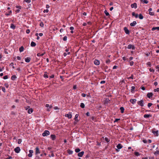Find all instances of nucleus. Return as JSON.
Returning <instances> with one entry per match:
<instances>
[{"instance_id":"f257e3e1","label":"nucleus","mask_w":159,"mask_h":159,"mask_svg":"<svg viewBox=\"0 0 159 159\" xmlns=\"http://www.w3.org/2000/svg\"><path fill=\"white\" fill-rule=\"evenodd\" d=\"M50 132L47 130H45L43 133L42 134V136L43 137L47 136L50 134Z\"/></svg>"},{"instance_id":"f03ea898","label":"nucleus","mask_w":159,"mask_h":159,"mask_svg":"<svg viewBox=\"0 0 159 159\" xmlns=\"http://www.w3.org/2000/svg\"><path fill=\"white\" fill-rule=\"evenodd\" d=\"M138 104L141 107H143L144 106V102L143 100H141L137 102Z\"/></svg>"},{"instance_id":"7ed1b4c3","label":"nucleus","mask_w":159,"mask_h":159,"mask_svg":"<svg viewBox=\"0 0 159 159\" xmlns=\"http://www.w3.org/2000/svg\"><path fill=\"white\" fill-rule=\"evenodd\" d=\"M127 48L129 49H132L133 50H134L135 49V47L134 45L129 44L128 45Z\"/></svg>"},{"instance_id":"20e7f679","label":"nucleus","mask_w":159,"mask_h":159,"mask_svg":"<svg viewBox=\"0 0 159 159\" xmlns=\"http://www.w3.org/2000/svg\"><path fill=\"white\" fill-rule=\"evenodd\" d=\"M20 151V149L19 147H16L14 149L15 152L16 153H19Z\"/></svg>"},{"instance_id":"39448f33","label":"nucleus","mask_w":159,"mask_h":159,"mask_svg":"<svg viewBox=\"0 0 159 159\" xmlns=\"http://www.w3.org/2000/svg\"><path fill=\"white\" fill-rule=\"evenodd\" d=\"M149 12V14L151 16H153L154 15V12H152V8H150L148 10Z\"/></svg>"},{"instance_id":"423d86ee","label":"nucleus","mask_w":159,"mask_h":159,"mask_svg":"<svg viewBox=\"0 0 159 159\" xmlns=\"http://www.w3.org/2000/svg\"><path fill=\"white\" fill-rule=\"evenodd\" d=\"M66 117H68L69 119H70L72 117V115L71 112H69L68 114H66L65 115Z\"/></svg>"},{"instance_id":"0eeeda50","label":"nucleus","mask_w":159,"mask_h":159,"mask_svg":"<svg viewBox=\"0 0 159 159\" xmlns=\"http://www.w3.org/2000/svg\"><path fill=\"white\" fill-rule=\"evenodd\" d=\"M29 153L28 154V156L29 157H31L32 156L33 151L32 150H29Z\"/></svg>"},{"instance_id":"6e6552de","label":"nucleus","mask_w":159,"mask_h":159,"mask_svg":"<svg viewBox=\"0 0 159 159\" xmlns=\"http://www.w3.org/2000/svg\"><path fill=\"white\" fill-rule=\"evenodd\" d=\"M136 101H137V100H136V99H131L129 101L133 104H134L136 103Z\"/></svg>"},{"instance_id":"1a4fd4ad","label":"nucleus","mask_w":159,"mask_h":159,"mask_svg":"<svg viewBox=\"0 0 159 159\" xmlns=\"http://www.w3.org/2000/svg\"><path fill=\"white\" fill-rule=\"evenodd\" d=\"M40 153L39 149L38 147H36L35 148V154L37 155Z\"/></svg>"},{"instance_id":"9d476101","label":"nucleus","mask_w":159,"mask_h":159,"mask_svg":"<svg viewBox=\"0 0 159 159\" xmlns=\"http://www.w3.org/2000/svg\"><path fill=\"white\" fill-rule=\"evenodd\" d=\"M124 30L125 33L127 34H129V30L126 27H125L124 28Z\"/></svg>"},{"instance_id":"9b49d317","label":"nucleus","mask_w":159,"mask_h":159,"mask_svg":"<svg viewBox=\"0 0 159 159\" xmlns=\"http://www.w3.org/2000/svg\"><path fill=\"white\" fill-rule=\"evenodd\" d=\"M131 6L132 8H134L135 9L137 8V4L136 3H134L133 4H132Z\"/></svg>"},{"instance_id":"f8f14e48","label":"nucleus","mask_w":159,"mask_h":159,"mask_svg":"<svg viewBox=\"0 0 159 159\" xmlns=\"http://www.w3.org/2000/svg\"><path fill=\"white\" fill-rule=\"evenodd\" d=\"M153 95V93H148L147 94V96L149 98H150Z\"/></svg>"},{"instance_id":"ddd939ff","label":"nucleus","mask_w":159,"mask_h":159,"mask_svg":"<svg viewBox=\"0 0 159 159\" xmlns=\"http://www.w3.org/2000/svg\"><path fill=\"white\" fill-rule=\"evenodd\" d=\"M50 136L52 140H54L56 138V136L55 134H51Z\"/></svg>"},{"instance_id":"4468645a","label":"nucleus","mask_w":159,"mask_h":159,"mask_svg":"<svg viewBox=\"0 0 159 159\" xmlns=\"http://www.w3.org/2000/svg\"><path fill=\"white\" fill-rule=\"evenodd\" d=\"M94 64L96 65H98L99 64L100 62L98 60H95L94 61Z\"/></svg>"},{"instance_id":"2eb2a0df","label":"nucleus","mask_w":159,"mask_h":159,"mask_svg":"<svg viewBox=\"0 0 159 159\" xmlns=\"http://www.w3.org/2000/svg\"><path fill=\"white\" fill-rule=\"evenodd\" d=\"M45 54V52L44 51L43 53L41 54L40 53H39L37 54V55L38 57L42 56Z\"/></svg>"},{"instance_id":"dca6fc26","label":"nucleus","mask_w":159,"mask_h":159,"mask_svg":"<svg viewBox=\"0 0 159 159\" xmlns=\"http://www.w3.org/2000/svg\"><path fill=\"white\" fill-rule=\"evenodd\" d=\"M84 153V151L78 153V156L79 157H82L83 156Z\"/></svg>"},{"instance_id":"f3484780","label":"nucleus","mask_w":159,"mask_h":159,"mask_svg":"<svg viewBox=\"0 0 159 159\" xmlns=\"http://www.w3.org/2000/svg\"><path fill=\"white\" fill-rule=\"evenodd\" d=\"M116 147L118 149H121L122 148L123 146L121 144L119 143L116 146Z\"/></svg>"},{"instance_id":"a211bd4d","label":"nucleus","mask_w":159,"mask_h":159,"mask_svg":"<svg viewBox=\"0 0 159 159\" xmlns=\"http://www.w3.org/2000/svg\"><path fill=\"white\" fill-rule=\"evenodd\" d=\"M137 24V23L135 21H134L130 24V25L131 26H134Z\"/></svg>"},{"instance_id":"6ab92c4d","label":"nucleus","mask_w":159,"mask_h":159,"mask_svg":"<svg viewBox=\"0 0 159 159\" xmlns=\"http://www.w3.org/2000/svg\"><path fill=\"white\" fill-rule=\"evenodd\" d=\"M25 61L26 62H29L30 60V57H27L25 59Z\"/></svg>"},{"instance_id":"aec40b11","label":"nucleus","mask_w":159,"mask_h":159,"mask_svg":"<svg viewBox=\"0 0 159 159\" xmlns=\"http://www.w3.org/2000/svg\"><path fill=\"white\" fill-rule=\"evenodd\" d=\"M33 111V109L32 108H29L28 111V113L29 114H31Z\"/></svg>"},{"instance_id":"412c9836","label":"nucleus","mask_w":159,"mask_h":159,"mask_svg":"<svg viewBox=\"0 0 159 159\" xmlns=\"http://www.w3.org/2000/svg\"><path fill=\"white\" fill-rule=\"evenodd\" d=\"M140 1L143 3L147 4L148 2V0H140Z\"/></svg>"},{"instance_id":"4be33fe9","label":"nucleus","mask_w":159,"mask_h":159,"mask_svg":"<svg viewBox=\"0 0 159 159\" xmlns=\"http://www.w3.org/2000/svg\"><path fill=\"white\" fill-rule=\"evenodd\" d=\"M30 45L32 47H35L36 45V44L34 42L32 41Z\"/></svg>"},{"instance_id":"5701e85b","label":"nucleus","mask_w":159,"mask_h":159,"mask_svg":"<svg viewBox=\"0 0 159 159\" xmlns=\"http://www.w3.org/2000/svg\"><path fill=\"white\" fill-rule=\"evenodd\" d=\"M132 15L133 16H135L136 18L138 17V14H136L134 12H133L132 13Z\"/></svg>"},{"instance_id":"b1692460","label":"nucleus","mask_w":159,"mask_h":159,"mask_svg":"<svg viewBox=\"0 0 159 159\" xmlns=\"http://www.w3.org/2000/svg\"><path fill=\"white\" fill-rule=\"evenodd\" d=\"M10 27L11 29H15L16 28V26L14 24H11V25Z\"/></svg>"},{"instance_id":"393cba45","label":"nucleus","mask_w":159,"mask_h":159,"mask_svg":"<svg viewBox=\"0 0 159 159\" xmlns=\"http://www.w3.org/2000/svg\"><path fill=\"white\" fill-rule=\"evenodd\" d=\"M151 115L149 114H145L143 116L145 118H148L150 117H151Z\"/></svg>"},{"instance_id":"a878e982","label":"nucleus","mask_w":159,"mask_h":159,"mask_svg":"<svg viewBox=\"0 0 159 159\" xmlns=\"http://www.w3.org/2000/svg\"><path fill=\"white\" fill-rule=\"evenodd\" d=\"M159 30V27H153L152 29V31H154V30Z\"/></svg>"},{"instance_id":"bb28decb","label":"nucleus","mask_w":159,"mask_h":159,"mask_svg":"<svg viewBox=\"0 0 159 159\" xmlns=\"http://www.w3.org/2000/svg\"><path fill=\"white\" fill-rule=\"evenodd\" d=\"M120 110L121 111V113H123L124 112V108L123 107H121L120 108Z\"/></svg>"},{"instance_id":"cd10ccee","label":"nucleus","mask_w":159,"mask_h":159,"mask_svg":"<svg viewBox=\"0 0 159 159\" xmlns=\"http://www.w3.org/2000/svg\"><path fill=\"white\" fill-rule=\"evenodd\" d=\"M138 16L139 18L141 20L143 19V16L141 14H139V16L138 15Z\"/></svg>"},{"instance_id":"c85d7f7f","label":"nucleus","mask_w":159,"mask_h":159,"mask_svg":"<svg viewBox=\"0 0 159 159\" xmlns=\"http://www.w3.org/2000/svg\"><path fill=\"white\" fill-rule=\"evenodd\" d=\"M24 48L23 46H21L19 48V51L20 52H22L24 51Z\"/></svg>"},{"instance_id":"c756f323","label":"nucleus","mask_w":159,"mask_h":159,"mask_svg":"<svg viewBox=\"0 0 159 159\" xmlns=\"http://www.w3.org/2000/svg\"><path fill=\"white\" fill-rule=\"evenodd\" d=\"M16 78V77L15 75H13L11 77V79L12 80H14Z\"/></svg>"},{"instance_id":"7c9ffc66","label":"nucleus","mask_w":159,"mask_h":159,"mask_svg":"<svg viewBox=\"0 0 159 159\" xmlns=\"http://www.w3.org/2000/svg\"><path fill=\"white\" fill-rule=\"evenodd\" d=\"M104 12L105 14H106V16H109V13L107 11V10H105Z\"/></svg>"},{"instance_id":"2f4dec72","label":"nucleus","mask_w":159,"mask_h":159,"mask_svg":"<svg viewBox=\"0 0 159 159\" xmlns=\"http://www.w3.org/2000/svg\"><path fill=\"white\" fill-rule=\"evenodd\" d=\"M80 107L82 108H84L85 107V105L83 103H81L80 105Z\"/></svg>"},{"instance_id":"473e14b6","label":"nucleus","mask_w":159,"mask_h":159,"mask_svg":"<svg viewBox=\"0 0 159 159\" xmlns=\"http://www.w3.org/2000/svg\"><path fill=\"white\" fill-rule=\"evenodd\" d=\"M45 107L47 108L49 107V108H51L52 107V106H50L48 104H46L45 105Z\"/></svg>"},{"instance_id":"72a5a7b5","label":"nucleus","mask_w":159,"mask_h":159,"mask_svg":"<svg viewBox=\"0 0 159 159\" xmlns=\"http://www.w3.org/2000/svg\"><path fill=\"white\" fill-rule=\"evenodd\" d=\"M134 154L136 156H138L140 155L139 153L138 152H134Z\"/></svg>"},{"instance_id":"f704fd0d","label":"nucleus","mask_w":159,"mask_h":159,"mask_svg":"<svg viewBox=\"0 0 159 159\" xmlns=\"http://www.w3.org/2000/svg\"><path fill=\"white\" fill-rule=\"evenodd\" d=\"M80 151V150L79 148H77L75 149V151L76 152H79Z\"/></svg>"},{"instance_id":"c9c22d12","label":"nucleus","mask_w":159,"mask_h":159,"mask_svg":"<svg viewBox=\"0 0 159 159\" xmlns=\"http://www.w3.org/2000/svg\"><path fill=\"white\" fill-rule=\"evenodd\" d=\"M31 0H24L23 1L24 2H26L27 3H29L30 2Z\"/></svg>"},{"instance_id":"e433bc0d","label":"nucleus","mask_w":159,"mask_h":159,"mask_svg":"<svg viewBox=\"0 0 159 159\" xmlns=\"http://www.w3.org/2000/svg\"><path fill=\"white\" fill-rule=\"evenodd\" d=\"M22 142V139H19L18 140V143L20 144Z\"/></svg>"},{"instance_id":"4c0bfd02","label":"nucleus","mask_w":159,"mask_h":159,"mask_svg":"<svg viewBox=\"0 0 159 159\" xmlns=\"http://www.w3.org/2000/svg\"><path fill=\"white\" fill-rule=\"evenodd\" d=\"M147 65L149 67H151V64L150 62H148L147 63Z\"/></svg>"},{"instance_id":"58836bf2","label":"nucleus","mask_w":159,"mask_h":159,"mask_svg":"<svg viewBox=\"0 0 159 159\" xmlns=\"http://www.w3.org/2000/svg\"><path fill=\"white\" fill-rule=\"evenodd\" d=\"M154 154L155 155H156V156L159 155V151H157L155 152H154Z\"/></svg>"},{"instance_id":"ea45409f","label":"nucleus","mask_w":159,"mask_h":159,"mask_svg":"<svg viewBox=\"0 0 159 159\" xmlns=\"http://www.w3.org/2000/svg\"><path fill=\"white\" fill-rule=\"evenodd\" d=\"M68 152L69 154H71L73 153V152L71 150H68Z\"/></svg>"},{"instance_id":"a19ab883","label":"nucleus","mask_w":159,"mask_h":159,"mask_svg":"<svg viewBox=\"0 0 159 159\" xmlns=\"http://www.w3.org/2000/svg\"><path fill=\"white\" fill-rule=\"evenodd\" d=\"M154 91L155 92H159V88H157L156 89H155L154 90Z\"/></svg>"},{"instance_id":"79ce46f5","label":"nucleus","mask_w":159,"mask_h":159,"mask_svg":"<svg viewBox=\"0 0 159 159\" xmlns=\"http://www.w3.org/2000/svg\"><path fill=\"white\" fill-rule=\"evenodd\" d=\"M149 71L152 72H154V70L153 69H152L151 68H150L149 69Z\"/></svg>"},{"instance_id":"37998d69","label":"nucleus","mask_w":159,"mask_h":159,"mask_svg":"<svg viewBox=\"0 0 159 159\" xmlns=\"http://www.w3.org/2000/svg\"><path fill=\"white\" fill-rule=\"evenodd\" d=\"M67 39V37L66 36H65L63 38V40L64 41H66Z\"/></svg>"},{"instance_id":"c03bdc74","label":"nucleus","mask_w":159,"mask_h":159,"mask_svg":"<svg viewBox=\"0 0 159 159\" xmlns=\"http://www.w3.org/2000/svg\"><path fill=\"white\" fill-rule=\"evenodd\" d=\"M10 66H12V68L14 69L15 68V67L14 66V63H11L10 64Z\"/></svg>"},{"instance_id":"a18cd8bd","label":"nucleus","mask_w":159,"mask_h":159,"mask_svg":"<svg viewBox=\"0 0 159 159\" xmlns=\"http://www.w3.org/2000/svg\"><path fill=\"white\" fill-rule=\"evenodd\" d=\"M134 62L133 61H131L129 62L130 65L131 66H132L134 65Z\"/></svg>"},{"instance_id":"49530a36","label":"nucleus","mask_w":159,"mask_h":159,"mask_svg":"<svg viewBox=\"0 0 159 159\" xmlns=\"http://www.w3.org/2000/svg\"><path fill=\"white\" fill-rule=\"evenodd\" d=\"M152 105V104L151 103H149L148 104V107H150Z\"/></svg>"},{"instance_id":"de8ad7c7","label":"nucleus","mask_w":159,"mask_h":159,"mask_svg":"<svg viewBox=\"0 0 159 159\" xmlns=\"http://www.w3.org/2000/svg\"><path fill=\"white\" fill-rule=\"evenodd\" d=\"M8 78V76L7 75H5L3 77V79H5V80H6V79H7Z\"/></svg>"},{"instance_id":"09e8293b","label":"nucleus","mask_w":159,"mask_h":159,"mask_svg":"<svg viewBox=\"0 0 159 159\" xmlns=\"http://www.w3.org/2000/svg\"><path fill=\"white\" fill-rule=\"evenodd\" d=\"M105 140L107 142H108L109 141V140L108 139V138L106 137L105 139Z\"/></svg>"},{"instance_id":"8fccbe9b","label":"nucleus","mask_w":159,"mask_h":159,"mask_svg":"<svg viewBox=\"0 0 159 159\" xmlns=\"http://www.w3.org/2000/svg\"><path fill=\"white\" fill-rule=\"evenodd\" d=\"M43 76L44 78H48V76L47 74H44L43 75Z\"/></svg>"},{"instance_id":"3c124183","label":"nucleus","mask_w":159,"mask_h":159,"mask_svg":"<svg viewBox=\"0 0 159 159\" xmlns=\"http://www.w3.org/2000/svg\"><path fill=\"white\" fill-rule=\"evenodd\" d=\"M44 25L43 22H41L40 24V26L41 27H43V26Z\"/></svg>"},{"instance_id":"603ef678","label":"nucleus","mask_w":159,"mask_h":159,"mask_svg":"<svg viewBox=\"0 0 159 159\" xmlns=\"http://www.w3.org/2000/svg\"><path fill=\"white\" fill-rule=\"evenodd\" d=\"M48 12V10L47 9H46V10H44L43 11V12L44 13H45V12Z\"/></svg>"},{"instance_id":"864d4df0","label":"nucleus","mask_w":159,"mask_h":159,"mask_svg":"<svg viewBox=\"0 0 159 159\" xmlns=\"http://www.w3.org/2000/svg\"><path fill=\"white\" fill-rule=\"evenodd\" d=\"M16 7L17 8H18V9H21V7L20 6H16Z\"/></svg>"},{"instance_id":"5fc2aeb1","label":"nucleus","mask_w":159,"mask_h":159,"mask_svg":"<svg viewBox=\"0 0 159 159\" xmlns=\"http://www.w3.org/2000/svg\"><path fill=\"white\" fill-rule=\"evenodd\" d=\"M135 87H134V86H132V87H131V90L132 91H134V89H135Z\"/></svg>"},{"instance_id":"6e6d98bb","label":"nucleus","mask_w":159,"mask_h":159,"mask_svg":"<svg viewBox=\"0 0 159 159\" xmlns=\"http://www.w3.org/2000/svg\"><path fill=\"white\" fill-rule=\"evenodd\" d=\"M4 67H3L2 68H1V67H0V72H2V71L4 69Z\"/></svg>"},{"instance_id":"4d7b16f0","label":"nucleus","mask_w":159,"mask_h":159,"mask_svg":"<svg viewBox=\"0 0 159 159\" xmlns=\"http://www.w3.org/2000/svg\"><path fill=\"white\" fill-rule=\"evenodd\" d=\"M30 32V30H29V29H27L26 30V33L27 34H29Z\"/></svg>"},{"instance_id":"13d9d810","label":"nucleus","mask_w":159,"mask_h":159,"mask_svg":"<svg viewBox=\"0 0 159 159\" xmlns=\"http://www.w3.org/2000/svg\"><path fill=\"white\" fill-rule=\"evenodd\" d=\"M86 94L85 93H82L81 94V96L83 97H85L86 96Z\"/></svg>"},{"instance_id":"bf43d9fd","label":"nucleus","mask_w":159,"mask_h":159,"mask_svg":"<svg viewBox=\"0 0 159 159\" xmlns=\"http://www.w3.org/2000/svg\"><path fill=\"white\" fill-rule=\"evenodd\" d=\"M105 82H106L105 81L102 80L101 81L100 84H104L105 83Z\"/></svg>"},{"instance_id":"052dcab7","label":"nucleus","mask_w":159,"mask_h":159,"mask_svg":"<svg viewBox=\"0 0 159 159\" xmlns=\"http://www.w3.org/2000/svg\"><path fill=\"white\" fill-rule=\"evenodd\" d=\"M2 90L4 92H6V89L4 87L2 88Z\"/></svg>"},{"instance_id":"680f3d73","label":"nucleus","mask_w":159,"mask_h":159,"mask_svg":"<svg viewBox=\"0 0 159 159\" xmlns=\"http://www.w3.org/2000/svg\"><path fill=\"white\" fill-rule=\"evenodd\" d=\"M110 61L109 60H108L106 61V63L107 64H109L110 63Z\"/></svg>"},{"instance_id":"e2e57ef3","label":"nucleus","mask_w":159,"mask_h":159,"mask_svg":"<svg viewBox=\"0 0 159 159\" xmlns=\"http://www.w3.org/2000/svg\"><path fill=\"white\" fill-rule=\"evenodd\" d=\"M30 107V106H27V107H25V108L26 110H27V109H29Z\"/></svg>"},{"instance_id":"0e129e2a","label":"nucleus","mask_w":159,"mask_h":159,"mask_svg":"<svg viewBox=\"0 0 159 159\" xmlns=\"http://www.w3.org/2000/svg\"><path fill=\"white\" fill-rule=\"evenodd\" d=\"M70 29L71 30H73L74 29V28L73 26H71L70 28Z\"/></svg>"},{"instance_id":"69168bd1","label":"nucleus","mask_w":159,"mask_h":159,"mask_svg":"<svg viewBox=\"0 0 159 159\" xmlns=\"http://www.w3.org/2000/svg\"><path fill=\"white\" fill-rule=\"evenodd\" d=\"M122 59L124 61H125L126 60V58L125 57H122Z\"/></svg>"},{"instance_id":"338daca9","label":"nucleus","mask_w":159,"mask_h":159,"mask_svg":"<svg viewBox=\"0 0 159 159\" xmlns=\"http://www.w3.org/2000/svg\"><path fill=\"white\" fill-rule=\"evenodd\" d=\"M143 141L144 143H147V141L146 139L143 140Z\"/></svg>"},{"instance_id":"774afa93","label":"nucleus","mask_w":159,"mask_h":159,"mask_svg":"<svg viewBox=\"0 0 159 159\" xmlns=\"http://www.w3.org/2000/svg\"><path fill=\"white\" fill-rule=\"evenodd\" d=\"M12 157L11 156H9L8 157H7L5 159H12Z\"/></svg>"}]
</instances>
